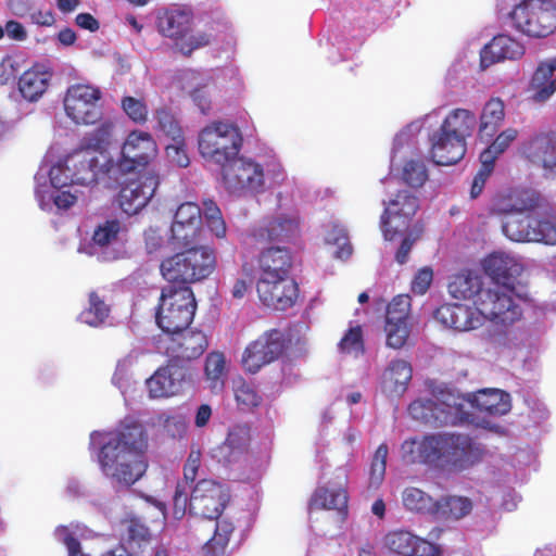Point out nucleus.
I'll return each mask as SVG.
<instances>
[{
    "label": "nucleus",
    "instance_id": "f257e3e1",
    "mask_svg": "<svg viewBox=\"0 0 556 556\" xmlns=\"http://www.w3.org/2000/svg\"><path fill=\"white\" fill-rule=\"evenodd\" d=\"M149 437L139 421L125 419L101 446L98 460L102 472L115 483L131 486L148 469Z\"/></svg>",
    "mask_w": 556,
    "mask_h": 556
},
{
    "label": "nucleus",
    "instance_id": "f03ea898",
    "mask_svg": "<svg viewBox=\"0 0 556 556\" xmlns=\"http://www.w3.org/2000/svg\"><path fill=\"white\" fill-rule=\"evenodd\" d=\"M401 451L403 460L408 464L442 462L455 470L478 464L484 455L481 444L465 433H438L421 440H405Z\"/></svg>",
    "mask_w": 556,
    "mask_h": 556
},
{
    "label": "nucleus",
    "instance_id": "7ed1b4c3",
    "mask_svg": "<svg viewBox=\"0 0 556 556\" xmlns=\"http://www.w3.org/2000/svg\"><path fill=\"white\" fill-rule=\"evenodd\" d=\"M161 262L160 270L169 285L190 287L211 276L216 268L214 249L206 245H193Z\"/></svg>",
    "mask_w": 556,
    "mask_h": 556
},
{
    "label": "nucleus",
    "instance_id": "20e7f679",
    "mask_svg": "<svg viewBox=\"0 0 556 556\" xmlns=\"http://www.w3.org/2000/svg\"><path fill=\"white\" fill-rule=\"evenodd\" d=\"M197 301L191 287L167 285L162 288L155 309V323L166 336L188 328L194 318Z\"/></svg>",
    "mask_w": 556,
    "mask_h": 556
},
{
    "label": "nucleus",
    "instance_id": "39448f33",
    "mask_svg": "<svg viewBox=\"0 0 556 556\" xmlns=\"http://www.w3.org/2000/svg\"><path fill=\"white\" fill-rule=\"evenodd\" d=\"M193 25V12L187 8H166L156 15L157 31L174 41L175 48L185 56L208 46L213 35L206 31L190 34Z\"/></svg>",
    "mask_w": 556,
    "mask_h": 556
},
{
    "label": "nucleus",
    "instance_id": "423d86ee",
    "mask_svg": "<svg viewBox=\"0 0 556 556\" xmlns=\"http://www.w3.org/2000/svg\"><path fill=\"white\" fill-rule=\"evenodd\" d=\"M242 141L241 131L235 123L216 121L200 131L198 144L205 160L222 165L238 156Z\"/></svg>",
    "mask_w": 556,
    "mask_h": 556
},
{
    "label": "nucleus",
    "instance_id": "0eeeda50",
    "mask_svg": "<svg viewBox=\"0 0 556 556\" xmlns=\"http://www.w3.org/2000/svg\"><path fill=\"white\" fill-rule=\"evenodd\" d=\"M475 306L482 316V324L489 319L495 325L508 327L522 317V309L515 299L514 286L497 283L482 289L475 300Z\"/></svg>",
    "mask_w": 556,
    "mask_h": 556
},
{
    "label": "nucleus",
    "instance_id": "6e6552de",
    "mask_svg": "<svg viewBox=\"0 0 556 556\" xmlns=\"http://www.w3.org/2000/svg\"><path fill=\"white\" fill-rule=\"evenodd\" d=\"M503 233L515 242L556 244V217L549 213H525L509 216L502 225Z\"/></svg>",
    "mask_w": 556,
    "mask_h": 556
},
{
    "label": "nucleus",
    "instance_id": "1a4fd4ad",
    "mask_svg": "<svg viewBox=\"0 0 556 556\" xmlns=\"http://www.w3.org/2000/svg\"><path fill=\"white\" fill-rule=\"evenodd\" d=\"M516 29L530 37H547L556 30V3L553 0H525L510 13Z\"/></svg>",
    "mask_w": 556,
    "mask_h": 556
},
{
    "label": "nucleus",
    "instance_id": "9d476101",
    "mask_svg": "<svg viewBox=\"0 0 556 556\" xmlns=\"http://www.w3.org/2000/svg\"><path fill=\"white\" fill-rule=\"evenodd\" d=\"M102 91L91 84L71 85L64 94L66 116L76 125H93L102 117Z\"/></svg>",
    "mask_w": 556,
    "mask_h": 556
},
{
    "label": "nucleus",
    "instance_id": "9b49d317",
    "mask_svg": "<svg viewBox=\"0 0 556 556\" xmlns=\"http://www.w3.org/2000/svg\"><path fill=\"white\" fill-rule=\"evenodd\" d=\"M549 204L536 190L530 188H511L497 192L491 200V215H522L525 213H547Z\"/></svg>",
    "mask_w": 556,
    "mask_h": 556
},
{
    "label": "nucleus",
    "instance_id": "f8f14e48",
    "mask_svg": "<svg viewBox=\"0 0 556 556\" xmlns=\"http://www.w3.org/2000/svg\"><path fill=\"white\" fill-rule=\"evenodd\" d=\"M157 348L173 362H191L205 353L208 348V337L202 329L189 326L184 330L161 336Z\"/></svg>",
    "mask_w": 556,
    "mask_h": 556
},
{
    "label": "nucleus",
    "instance_id": "ddd939ff",
    "mask_svg": "<svg viewBox=\"0 0 556 556\" xmlns=\"http://www.w3.org/2000/svg\"><path fill=\"white\" fill-rule=\"evenodd\" d=\"M380 218V228L384 240L393 241L404 235L419 208V200L407 190H401L388 203Z\"/></svg>",
    "mask_w": 556,
    "mask_h": 556
},
{
    "label": "nucleus",
    "instance_id": "4468645a",
    "mask_svg": "<svg viewBox=\"0 0 556 556\" xmlns=\"http://www.w3.org/2000/svg\"><path fill=\"white\" fill-rule=\"evenodd\" d=\"M230 495L226 486L212 479H202L193 488L189 500V513L203 519L219 518Z\"/></svg>",
    "mask_w": 556,
    "mask_h": 556
},
{
    "label": "nucleus",
    "instance_id": "2eb2a0df",
    "mask_svg": "<svg viewBox=\"0 0 556 556\" xmlns=\"http://www.w3.org/2000/svg\"><path fill=\"white\" fill-rule=\"evenodd\" d=\"M285 334L278 329L263 332L244 349L241 364L250 374L258 372L264 366L277 361L285 351Z\"/></svg>",
    "mask_w": 556,
    "mask_h": 556
},
{
    "label": "nucleus",
    "instance_id": "dca6fc26",
    "mask_svg": "<svg viewBox=\"0 0 556 556\" xmlns=\"http://www.w3.org/2000/svg\"><path fill=\"white\" fill-rule=\"evenodd\" d=\"M157 155V144L150 132L131 130L121 150L116 166L122 173H130L144 168Z\"/></svg>",
    "mask_w": 556,
    "mask_h": 556
},
{
    "label": "nucleus",
    "instance_id": "f3484780",
    "mask_svg": "<svg viewBox=\"0 0 556 556\" xmlns=\"http://www.w3.org/2000/svg\"><path fill=\"white\" fill-rule=\"evenodd\" d=\"M222 176L229 192L258 191L264 185V172L260 164L236 156L222 164Z\"/></svg>",
    "mask_w": 556,
    "mask_h": 556
},
{
    "label": "nucleus",
    "instance_id": "a211bd4d",
    "mask_svg": "<svg viewBox=\"0 0 556 556\" xmlns=\"http://www.w3.org/2000/svg\"><path fill=\"white\" fill-rule=\"evenodd\" d=\"M256 292L264 306L273 311L286 312L296 304L300 288L292 277L257 279Z\"/></svg>",
    "mask_w": 556,
    "mask_h": 556
},
{
    "label": "nucleus",
    "instance_id": "6ab92c4d",
    "mask_svg": "<svg viewBox=\"0 0 556 556\" xmlns=\"http://www.w3.org/2000/svg\"><path fill=\"white\" fill-rule=\"evenodd\" d=\"M191 382L190 369L168 359L165 366L155 370L147 379L149 396L151 399L170 397L181 393L186 386Z\"/></svg>",
    "mask_w": 556,
    "mask_h": 556
},
{
    "label": "nucleus",
    "instance_id": "aec40b11",
    "mask_svg": "<svg viewBox=\"0 0 556 556\" xmlns=\"http://www.w3.org/2000/svg\"><path fill=\"white\" fill-rule=\"evenodd\" d=\"M160 185V177L154 172H148L122 186L117 202L127 215H135L144 208Z\"/></svg>",
    "mask_w": 556,
    "mask_h": 556
},
{
    "label": "nucleus",
    "instance_id": "412c9836",
    "mask_svg": "<svg viewBox=\"0 0 556 556\" xmlns=\"http://www.w3.org/2000/svg\"><path fill=\"white\" fill-rule=\"evenodd\" d=\"M302 220L298 212L278 213L255 227L253 238L258 242L292 243L301 237Z\"/></svg>",
    "mask_w": 556,
    "mask_h": 556
},
{
    "label": "nucleus",
    "instance_id": "4be33fe9",
    "mask_svg": "<svg viewBox=\"0 0 556 556\" xmlns=\"http://www.w3.org/2000/svg\"><path fill=\"white\" fill-rule=\"evenodd\" d=\"M434 319L445 328L469 331L482 326V316L477 307L460 303H444L433 312Z\"/></svg>",
    "mask_w": 556,
    "mask_h": 556
},
{
    "label": "nucleus",
    "instance_id": "5701e85b",
    "mask_svg": "<svg viewBox=\"0 0 556 556\" xmlns=\"http://www.w3.org/2000/svg\"><path fill=\"white\" fill-rule=\"evenodd\" d=\"M383 545L400 556H434L438 552L429 540L402 529L389 531L383 538Z\"/></svg>",
    "mask_w": 556,
    "mask_h": 556
},
{
    "label": "nucleus",
    "instance_id": "b1692460",
    "mask_svg": "<svg viewBox=\"0 0 556 556\" xmlns=\"http://www.w3.org/2000/svg\"><path fill=\"white\" fill-rule=\"evenodd\" d=\"M293 255L286 247H269L257 256V279L291 277Z\"/></svg>",
    "mask_w": 556,
    "mask_h": 556
},
{
    "label": "nucleus",
    "instance_id": "393cba45",
    "mask_svg": "<svg viewBox=\"0 0 556 556\" xmlns=\"http://www.w3.org/2000/svg\"><path fill=\"white\" fill-rule=\"evenodd\" d=\"M67 170H72L76 185L88 186L97 182L98 176L105 173V165H101L98 154L90 149H78L66 157Z\"/></svg>",
    "mask_w": 556,
    "mask_h": 556
},
{
    "label": "nucleus",
    "instance_id": "a878e982",
    "mask_svg": "<svg viewBox=\"0 0 556 556\" xmlns=\"http://www.w3.org/2000/svg\"><path fill=\"white\" fill-rule=\"evenodd\" d=\"M525 48L507 35H497L480 52V65L483 70L503 60H516L523 55Z\"/></svg>",
    "mask_w": 556,
    "mask_h": 556
},
{
    "label": "nucleus",
    "instance_id": "bb28decb",
    "mask_svg": "<svg viewBox=\"0 0 556 556\" xmlns=\"http://www.w3.org/2000/svg\"><path fill=\"white\" fill-rule=\"evenodd\" d=\"M431 156L435 164L448 166L458 163L465 155L467 143L438 130L431 138Z\"/></svg>",
    "mask_w": 556,
    "mask_h": 556
},
{
    "label": "nucleus",
    "instance_id": "cd10ccee",
    "mask_svg": "<svg viewBox=\"0 0 556 556\" xmlns=\"http://www.w3.org/2000/svg\"><path fill=\"white\" fill-rule=\"evenodd\" d=\"M526 157L544 168H556V130L544 131L532 137L523 149Z\"/></svg>",
    "mask_w": 556,
    "mask_h": 556
},
{
    "label": "nucleus",
    "instance_id": "c85d7f7f",
    "mask_svg": "<svg viewBox=\"0 0 556 556\" xmlns=\"http://www.w3.org/2000/svg\"><path fill=\"white\" fill-rule=\"evenodd\" d=\"M466 401L489 416H503L511 408L510 395L498 389H482L468 393Z\"/></svg>",
    "mask_w": 556,
    "mask_h": 556
},
{
    "label": "nucleus",
    "instance_id": "c756f323",
    "mask_svg": "<svg viewBox=\"0 0 556 556\" xmlns=\"http://www.w3.org/2000/svg\"><path fill=\"white\" fill-rule=\"evenodd\" d=\"M483 269L493 285L513 286V279L520 275L522 267L505 253H493L483 261Z\"/></svg>",
    "mask_w": 556,
    "mask_h": 556
},
{
    "label": "nucleus",
    "instance_id": "7c9ffc66",
    "mask_svg": "<svg viewBox=\"0 0 556 556\" xmlns=\"http://www.w3.org/2000/svg\"><path fill=\"white\" fill-rule=\"evenodd\" d=\"M348 503L349 495L344 486L320 485L313 492L308 505L311 509H333L345 516Z\"/></svg>",
    "mask_w": 556,
    "mask_h": 556
},
{
    "label": "nucleus",
    "instance_id": "2f4dec72",
    "mask_svg": "<svg viewBox=\"0 0 556 556\" xmlns=\"http://www.w3.org/2000/svg\"><path fill=\"white\" fill-rule=\"evenodd\" d=\"M556 59L541 63L535 70L531 83V99L536 103L547 101L556 92Z\"/></svg>",
    "mask_w": 556,
    "mask_h": 556
},
{
    "label": "nucleus",
    "instance_id": "473e14b6",
    "mask_svg": "<svg viewBox=\"0 0 556 556\" xmlns=\"http://www.w3.org/2000/svg\"><path fill=\"white\" fill-rule=\"evenodd\" d=\"M250 444V431L247 427L236 426L218 446L219 462L224 465L237 463L247 452Z\"/></svg>",
    "mask_w": 556,
    "mask_h": 556
},
{
    "label": "nucleus",
    "instance_id": "72a5a7b5",
    "mask_svg": "<svg viewBox=\"0 0 556 556\" xmlns=\"http://www.w3.org/2000/svg\"><path fill=\"white\" fill-rule=\"evenodd\" d=\"M476 124L477 118L473 112L467 109H455L444 118L439 130L466 141L471 136Z\"/></svg>",
    "mask_w": 556,
    "mask_h": 556
},
{
    "label": "nucleus",
    "instance_id": "f704fd0d",
    "mask_svg": "<svg viewBox=\"0 0 556 556\" xmlns=\"http://www.w3.org/2000/svg\"><path fill=\"white\" fill-rule=\"evenodd\" d=\"M472 510V502L466 496L446 495L437 500L433 517L445 521H457Z\"/></svg>",
    "mask_w": 556,
    "mask_h": 556
},
{
    "label": "nucleus",
    "instance_id": "c9c22d12",
    "mask_svg": "<svg viewBox=\"0 0 556 556\" xmlns=\"http://www.w3.org/2000/svg\"><path fill=\"white\" fill-rule=\"evenodd\" d=\"M51 75L40 66H33L22 74L18 90L24 99L37 101L47 90Z\"/></svg>",
    "mask_w": 556,
    "mask_h": 556
},
{
    "label": "nucleus",
    "instance_id": "e433bc0d",
    "mask_svg": "<svg viewBox=\"0 0 556 556\" xmlns=\"http://www.w3.org/2000/svg\"><path fill=\"white\" fill-rule=\"evenodd\" d=\"M413 369L404 359L392 361L383 375L387 389L396 395L403 394L412 380Z\"/></svg>",
    "mask_w": 556,
    "mask_h": 556
},
{
    "label": "nucleus",
    "instance_id": "4c0bfd02",
    "mask_svg": "<svg viewBox=\"0 0 556 556\" xmlns=\"http://www.w3.org/2000/svg\"><path fill=\"white\" fill-rule=\"evenodd\" d=\"M505 118V104L498 97H493L483 105L480 115L479 134L492 137Z\"/></svg>",
    "mask_w": 556,
    "mask_h": 556
},
{
    "label": "nucleus",
    "instance_id": "58836bf2",
    "mask_svg": "<svg viewBox=\"0 0 556 556\" xmlns=\"http://www.w3.org/2000/svg\"><path fill=\"white\" fill-rule=\"evenodd\" d=\"M110 313L111 305L106 303L105 298L98 291H91L88 294V306L80 313L79 318L91 327H99L105 323Z\"/></svg>",
    "mask_w": 556,
    "mask_h": 556
},
{
    "label": "nucleus",
    "instance_id": "ea45409f",
    "mask_svg": "<svg viewBox=\"0 0 556 556\" xmlns=\"http://www.w3.org/2000/svg\"><path fill=\"white\" fill-rule=\"evenodd\" d=\"M204 375L208 388L213 393L220 392L225 387L226 358L222 352H211L207 354L204 364Z\"/></svg>",
    "mask_w": 556,
    "mask_h": 556
},
{
    "label": "nucleus",
    "instance_id": "a19ab883",
    "mask_svg": "<svg viewBox=\"0 0 556 556\" xmlns=\"http://www.w3.org/2000/svg\"><path fill=\"white\" fill-rule=\"evenodd\" d=\"M402 502L405 508L410 511L433 516L437 501L422 490L409 486L403 491Z\"/></svg>",
    "mask_w": 556,
    "mask_h": 556
},
{
    "label": "nucleus",
    "instance_id": "79ce46f5",
    "mask_svg": "<svg viewBox=\"0 0 556 556\" xmlns=\"http://www.w3.org/2000/svg\"><path fill=\"white\" fill-rule=\"evenodd\" d=\"M115 124L111 119L103 121L93 130L84 137L83 149H90L97 154L98 151L104 150L111 141Z\"/></svg>",
    "mask_w": 556,
    "mask_h": 556
},
{
    "label": "nucleus",
    "instance_id": "37998d69",
    "mask_svg": "<svg viewBox=\"0 0 556 556\" xmlns=\"http://www.w3.org/2000/svg\"><path fill=\"white\" fill-rule=\"evenodd\" d=\"M235 530L232 522L228 520H218L216 519L214 534L213 536L205 543V551L212 555H219L225 552L227 547L230 536Z\"/></svg>",
    "mask_w": 556,
    "mask_h": 556
},
{
    "label": "nucleus",
    "instance_id": "c03bdc74",
    "mask_svg": "<svg viewBox=\"0 0 556 556\" xmlns=\"http://www.w3.org/2000/svg\"><path fill=\"white\" fill-rule=\"evenodd\" d=\"M517 137V129H504L496 136L493 142L481 152L480 159H483L488 163L495 165L496 159L508 149V147L516 140Z\"/></svg>",
    "mask_w": 556,
    "mask_h": 556
},
{
    "label": "nucleus",
    "instance_id": "a18cd8bd",
    "mask_svg": "<svg viewBox=\"0 0 556 556\" xmlns=\"http://www.w3.org/2000/svg\"><path fill=\"white\" fill-rule=\"evenodd\" d=\"M428 169L422 160H407L404 162L401 179L410 188L417 189L422 187L428 180Z\"/></svg>",
    "mask_w": 556,
    "mask_h": 556
},
{
    "label": "nucleus",
    "instance_id": "49530a36",
    "mask_svg": "<svg viewBox=\"0 0 556 556\" xmlns=\"http://www.w3.org/2000/svg\"><path fill=\"white\" fill-rule=\"evenodd\" d=\"M202 224H184L170 226V240L178 248L197 245L200 241Z\"/></svg>",
    "mask_w": 556,
    "mask_h": 556
},
{
    "label": "nucleus",
    "instance_id": "de8ad7c7",
    "mask_svg": "<svg viewBox=\"0 0 556 556\" xmlns=\"http://www.w3.org/2000/svg\"><path fill=\"white\" fill-rule=\"evenodd\" d=\"M450 292L457 299L478 298L479 292L483 289L477 276L458 275L448 285Z\"/></svg>",
    "mask_w": 556,
    "mask_h": 556
},
{
    "label": "nucleus",
    "instance_id": "09e8293b",
    "mask_svg": "<svg viewBox=\"0 0 556 556\" xmlns=\"http://www.w3.org/2000/svg\"><path fill=\"white\" fill-rule=\"evenodd\" d=\"M121 108L135 124L143 125L148 122L149 108L144 97L124 96L121 100Z\"/></svg>",
    "mask_w": 556,
    "mask_h": 556
},
{
    "label": "nucleus",
    "instance_id": "8fccbe9b",
    "mask_svg": "<svg viewBox=\"0 0 556 556\" xmlns=\"http://www.w3.org/2000/svg\"><path fill=\"white\" fill-rule=\"evenodd\" d=\"M339 351L345 354L358 356L364 354L363 329L359 325L350 327L338 343Z\"/></svg>",
    "mask_w": 556,
    "mask_h": 556
},
{
    "label": "nucleus",
    "instance_id": "3c124183",
    "mask_svg": "<svg viewBox=\"0 0 556 556\" xmlns=\"http://www.w3.org/2000/svg\"><path fill=\"white\" fill-rule=\"evenodd\" d=\"M122 230L123 225L118 219H106L94 229L92 240L99 247H106L117 240Z\"/></svg>",
    "mask_w": 556,
    "mask_h": 556
},
{
    "label": "nucleus",
    "instance_id": "603ef678",
    "mask_svg": "<svg viewBox=\"0 0 556 556\" xmlns=\"http://www.w3.org/2000/svg\"><path fill=\"white\" fill-rule=\"evenodd\" d=\"M233 393L237 403L243 407L251 408L261 404L262 397L254 387L242 378L233 380Z\"/></svg>",
    "mask_w": 556,
    "mask_h": 556
},
{
    "label": "nucleus",
    "instance_id": "864d4df0",
    "mask_svg": "<svg viewBox=\"0 0 556 556\" xmlns=\"http://www.w3.org/2000/svg\"><path fill=\"white\" fill-rule=\"evenodd\" d=\"M412 299L408 294H399L388 304L386 321L407 323Z\"/></svg>",
    "mask_w": 556,
    "mask_h": 556
},
{
    "label": "nucleus",
    "instance_id": "5fc2aeb1",
    "mask_svg": "<svg viewBox=\"0 0 556 556\" xmlns=\"http://www.w3.org/2000/svg\"><path fill=\"white\" fill-rule=\"evenodd\" d=\"M326 241L338 247L336 251L338 258L344 260L351 256L353 248L349 241L348 232L343 227L337 225L332 226L326 236Z\"/></svg>",
    "mask_w": 556,
    "mask_h": 556
},
{
    "label": "nucleus",
    "instance_id": "6e6d98bb",
    "mask_svg": "<svg viewBox=\"0 0 556 556\" xmlns=\"http://www.w3.org/2000/svg\"><path fill=\"white\" fill-rule=\"evenodd\" d=\"M155 118L160 131L170 137L173 140L181 138V128L170 111L165 108H160L155 111Z\"/></svg>",
    "mask_w": 556,
    "mask_h": 556
},
{
    "label": "nucleus",
    "instance_id": "4d7b16f0",
    "mask_svg": "<svg viewBox=\"0 0 556 556\" xmlns=\"http://www.w3.org/2000/svg\"><path fill=\"white\" fill-rule=\"evenodd\" d=\"M387 344L393 349H401L409 336L407 323L386 321Z\"/></svg>",
    "mask_w": 556,
    "mask_h": 556
},
{
    "label": "nucleus",
    "instance_id": "13d9d810",
    "mask_svg": "<svg viewBox=\"0 0 556 556\" xmlns=\"http://www.w3.org/2000/svg\"><path fill=\"white\" fill-rule=\"evenodd\" d=\"M184 224H202L201 208L197 203L185 202L177 207L172 225Z\"/></svg>",
    "mask_w": 556,
    "mask_h": 556
},
{
    "label": "nucleus",
    "instance_id": "bf43d9fd",
    "mask_svg": "<svg viewBox=\"0 0 556 556\" xmlns=\"http://www.w3.org/2000/svg\"><path fill=\"white\" fill-rule=\"evenodd\" d=\"M388 445L386 443H381L372 457L370 465V483L371 484H380L383 480L386 473L387 466V457H388Z\"/></svg>",
    "mask_w": 556,
    "mask_h": 556
},
{
    "label": "nucleus",
    "instance_id": "052dcab7",
    "mask_svg": "<svg viewBox=\"0 0 556 556\" xmlns=\"http://www.w3.org/2000/svg\"><path fill=\"white\" fill-rule=\"evenodd\" d=\"M151 539L152 534L150 529L139 518H130L128 525L129 543H135L138 547H141L144 544H149Z\"/></svg>",
    "mask_w": 556,
    "mask_h": 556
},
{
    "label": "nucleus",
    "instance_id": "680f3d73",
    "mask_svg": "<svg viewBox=\"0 0 556 556\" xmlns=\"http://www.w3.org/2000/svg\"><path fill=\"white\" fill-rule=\"evenodd\" d=\"M72 170H67L66 160L55 166H52L49 172L51 185L55 189H62L67 186L76 185Z\"/></svg>",
    "mask_w": 556,
    "mask_h": 556
},
{
    "label": "nucleus",
    "instance_id": "e2e57ef3",
    "mask_svg": "<svg viewBox=\"0 0 556 556\" xmlns=\"http://www.w3.org/2000/svg\"><path fill=\"white\" fill-rule=\"evenodd\" d=\"M481 166L476 176L473 177L471 188H470V198L477 199L483 191L485 182L494 170V165L488 163L485 160L480 159Z\"/></svg>",
    "mask_w": 556,
    "mask_h": 556
},
{
    "label": "nucleus",
    "instance_id": "0e129e2a",
    "mask_svg": "<svg viewBox=\"0 0 556 556\" xmlns=\"http://www.w3.org/2000/svg\"><path fill=\"white\" fill-rule=\"evenodd\" d=\"M55 535L66 546L68 556H89L81 552L79 541L74 536L66 526H59L55 529Z\"/></svg>",
    "mask_w": 556,
    "mask_h": 556
},
{
    "label": "nucleus",
    "instance_id": "69168bd1",
    "mask_svg": "<svg viewBox=\"0 0 556 556\" xmlns=\"http://www.w3.org/2000/svg\"><path fill=\"white\" fill-rule=\"evenodd\" d=\"M188 491L184 483L178 482L173 496V515L175 519H181L189 509Z\"/></svg>",
    "mask_w": 556,
    "mask_h": 556
},
{
    "label": "nucleus",
    "instance_id": "338daca9",
    "mask_svg": "<svg viewBox=\"0 0 556 556\" xmlns=\"http://www.w3.org/2000/svg\"><path fill=\"white\" fill-rule=\"evenodd\" d=\"M165 150L167 157L177 166L187 167L190 164V160L181 138L174 140V143L168 144Z\"/></svg>",
    "mask_w": 556,
    "mask_h": 556
},
{
    "label": "nucleus",
    "instance_id": "774afa93",
    "mask_svg": "<svg viewBox=\"0 0 556 556\" xmlns=\"http://www.w3.org/2000/svg\"><path fill=\"white\" fill-rule=\"evenodd\" d=\"M160 420L166 433L172 438H181L187 431V425L181 416L161 415Z\"/></svg>",
    "mask_w": 556,
    "mask_h": 556
}]
</instances>
